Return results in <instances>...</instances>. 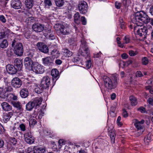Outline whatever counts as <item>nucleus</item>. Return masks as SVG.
Masks as SVG:
<instances>
[{
	"mask_svg": "<svg viewBox=\"0 0 153 153\" xmlns=\"http://www.w3.org/2000/svg\"><path fill=\"white\" fill-rule=\"evenodd\" d=\"M133 22L137 25L138 23L142 24L147 23L150 22V24L153 26V19H150L149 16L143 11L138 12L135 13L132 19Z\"/></svg>",
	"mask_w": 153,
	"mask_h": 153,
	"instance_id": "f257e3e1",
	"label": "nucleus"
},
{
	"mask_svg": "<svg viewBox=\"0 0 153 153\" xmlns=\"http://www.w3.org/2000/svg\"><path fill=\"white\" fill-rule=\"evenodd\" d=\"M118 76L117 74H114L111 79L106 76H104L103 80L105 87L109 89L115 88L118 84Z\"/></svg>",
	"mask_w": 153,
	"mask_h": 153,
	"instance_id": "f03ea898",
	"label": "nucleus"
},
{
	"mask_svg": "<svg viewBox=\"0 0 153 153\" xmlns=\"http://www.w3.org/2000/svg\"><path fill=\"white\" fill-rule=\"evenodd\" d=\"M17 39H15L12 42L11 46L15 54L19 56L22 55L23 47L22 43L18 42Z\"/></svg>",
	"mask_w": 153,
	"mask_h": 153,
	"instance_id": "7ed1b4c3",
	"label": "nucleus"
},
{
	"mask_svg": "<svg viewBox=\"0 0 153 153\" xmlns=\"http://www.w3.org/2000/svg\"><path fill=\"white\" fill-rule=\"evenodd\" d=\"M42 99L41 97L36 98L32 102H30L26 105V109L28 111L31 110L34 107L35 109L38 108L41 104Z\"/></svg>",
	"mask_w": 153,
	"mask_h": 153,
	"instance_id": "20e7f679",
	"label": "nucleus"
},
{
	"mask_svg": "<svg viewBox=\"0 0 153 153\" xmlns=\"http://www.w3.org/2000/svg\"><path fill=\"white\" fill-rule=\"evenodd\" d=\"M81 42L80 48L79 50V53L84 57L89 56L90 52L86 42L84 39L82 38Z\"/></svg>",
	"mask_w": 153,
	"mask_h": 153,
	"instance_id": "39448f33",
	"label": "nucleus"
},
{
	"mask_svg": "<svg viewBox=\"0 0 153 153\" xmlns=\"http://www.w3.org/2000/svg\"><path fill=\"white\" fill-rule=\"evenodd\" d=\"M56 30L60 34L63 35H67L69 33V29L68 27L61 24H56L54 26Z\"/></svg>",
	"mask_w": 153,
	"mask_h": 153,
	"instance_id": "423d86ee",
	"label": "nucleus"
},
{
	"mask_svg": "<svg viewBox=\"0 0 153 153\" xmlns=\"http://www.w3.org/2000/svg\"><path fill=\"white\" fill-rule=\"evenodd\" d=\"M152 27L149 25H146V26L141 25L137 31V34L140 36H145L147 34L148 31H150Z\"/></svg>",
	"mask_w": 153,
	"mask_h": 153,
	"instance_id": "0eeeda50",
	"label": "nucleus"
},
{
	"mask_svg": "<svg viewBox=\"0 0 153 153\" xmlns=\"http://www.w3.org/2000/svg\"><path fill=\"white\" fill-rule=\"evenodd\" d=\"M32 70L37 74H42L45 71L44 66L38 63H34Z\"/></svg>",
	"mask_w": 153,
	"mask_h": 153,
	"instance_id": "6e6552de",
	"label": "nucleus"
},
{
	"mask_svg": "<svg viewBox=\"0 0 153 153\" xmlns=\"http://www.w3.org/2000/svg\"><path fill=\"white\" fill-rule=\"evenodd\" d=\"M144 122L145 121L143 120H141L140 121H139L137 120H135L134 122V125L137 129L139 135L141 134L143 131V124Z\"/></svg>",
	"mask_w": 153,
	"mask_h": 153,
	"instance_id": "1a4fd4ad",
	"label": "nucleus"
},
{
	"mask_svg": "<svg viewBox=\"0 0 153 153\" xmlns=\"http://www.w3.org/2000/svg\"><path fill=\"white\" fill-rule=\"evenodd\" d=\"M79 10L81 13L85 14L87 12L88 5L86 2L82 1H80L78 5Z\"/></svg>",
	"mask_w": 153,
	"mask_h": 153,
	"instance_id": "9d476101",
	"label": "nucleus"
},
{
	"mask_svg": "<svg viewBox=\"0 0 153 153\" xmlns=\"http://www.w3.org/2000/svg\"><path fill=\"white\" fill-rule=\"evenodd\" d=\"M50 79L48 76H44L42 79L40 87L42 88L46 89L49 87L50 85Z\"/></svg>",
	"mask_w": 153,
	"mask_h": 153,
	"instance_id": "9b49d317",
	"label": "nucleus"
},
{
	"mask_svg": "<svg viewBox=\"0 0 153 153\" xmlns=\"http://www.w3.org/2000/svg\"><path fill=\"white\" fill-rule=\"evenodd\" d=\"M24 63L25 68L28 70H32L34 63L32 59L29 57H26L24 60Z\"/></svg>",
	"mask_w": 153,
	"mask_h": 153,
	"instance_id": "f8f14e48",
	"label": "nucleus"
},
{
	"mask_svg": "<svg viewBox=\"0 0 153 153\" xmlns=\"http://www.w3.org/2000/svg\"><path fill=\"white\" fill-rule=\"evenodd\" d=\"M36 46L39 50L41 52L45 53H47L48 52V48L45 44L39 42L37 43Z\"/></svg>",
	"mask_w": 153,
	"mask_h": 153,
	"instance_id": "ddd939ff",
	"label": "nucleus"
},
{
	"mask_svg": "<svg viewBox=\"0 0 153 153\" xmlns=\"http://www.w3.org/2000/svg\"><path fill=\"white\" fill-rule=\"evenodd\" d=\"M12 85L16 88L20 87L22 85L21 80L18 77L14 78L11 81Z\"/></svg>",
	"mask_w": 153,
	"mask_h": 153,
	"instance_id": "4468645a",
	"label": "nucleus"
},
{
	"mask_svg": "<svg viewBox=\"0 0 153 153\" xmlns=\"http://www.w3.org/2000/svg\"><path fill=\"white\" fill-rule=\"evenodd\" d=\"M25 141L27 143L31 144L34 141L33 136L31 135L30 133H27L24 134Z\"/></svg>",
	"mask_w": 153,
	"mask_h": 153,
	"instance_id": "2eb2a0df",
	"label": "nucleus"
},
{
	"mask_svg": "<svg viewBox=\"0 0 153 153\" xmlns=\"http://www.w3.org/2000/svg\"><path fill=\"white\" fill-rule=\"evenodd\" d=\"M6 68L8 73L11 74H15L18 71L17 69L15 67L10 64L7 65Z\"/></svg>",
	"mask_w": 153,
	"mask_h": 153,
	"instance_id": "dca6fc26",
	"label": "nucleus"
},
{
	"mask_svg": "<svg viewBox=\"0 0 153 153\" xmlns=\"http://www.w3.org/2000/svg\"><path fill=\"white\" fill-rule=\"evenodd\" d=\"M32 28L34 31L36 32H40L44 29V26L39 23L34 24L32 26Z\"/></svg>",
	"mask_w": 153,
	"mask_h": 153,
	"instance_id": "f3484780",
	"label": "nucleus"
},
{
	"mask_svg": "<svg viewBox=\"0 0 153 153\" xmlns=\"http://www.w3.org/2000/svg\"><path fill=\"white\" fill-rule=\"evenodd\" d=\"M14 65L18 71H20L22 67V61L18 58L16 59L14 62Z\"/></svg>",
	"mask_w": 153,
	"mask_h": 153,
	"instance_id": "a211bd4d",
	"label": "nucleus"
},
{
	"mask_svg": "<svg viewBox=\"0 0 153 153\" xmlns=\"http://www.w3.org/2000/svg\"><path fill=\"white\" fill-rule=\"evenodd\" d=\"M11 5L13 8L16 9H19L22 6L21 3L19 0H12Z\"/></svg>",
	"mask_w": 153,
	"mask_h": 153,
	"instance_id": "6ab92c4d",
	"label": "nucleus"
},
{
	"mask_svg": "<svg viewBox=\"0 0 153 153\" xmlns=\"http://www.w3.org/2000/svg\"><path fill=\"white\" fill-rule=\"evenodd\" d=\"M11 89V88L9 87L8 88H6L5 89H3L2 88H0V95L1 96H8L9 95H13L14 96V94H13L11 93H9V89Z\"/></svg>",
	"mask_w": 153,
	"mask_h": 153,
	"instance_id": "aec40b11",
	"label": "nucleus"
},
{
	"mask_svg": "<svg viewBox=\"0 0 153 153\" xmlns=\"http://www.w3.org/2000/svg\"><path fill=\"white\" fill-rule=\"evenodd\" d=\"M42 61L43 64L45 66H49L51 65L52 60L50 56L42 58Z\"/></svg>",
	"mask_w": 153,
	"mask_h": 153,
	"instance_id": "412c9836",
	"label": "nucleus"
},
{
	"mask_svg": "<svg viewBox=\"0 0 153 153\" xmlns=\"http://www.w3.org/2000/svg\"><path fill=\"white\" fill-rule=\"evenodd\" d=\"M152 82L151 79L148 80L146 84L145 88L147 91H149L151 94L153 95V89L151 85Z\"/></svg>",
	"mask_w": 153,
	"mask_h": 153,
	"instance_id": "4be33fe9",
	"label": "nucleus"
},
{
	"mask_svg": "<svg viewBox=\"0 0 153 153\" xmlns=\"http://www.w3.org/2000/svg\"><path fill=\"white\" fill-rule=\"evenodd\" d=\"M108 133L109 134L111 139V142L112 143H114L115 141V133L114 129L112 128V129L108 128Z\"/></svg>",
	"mask_w": 153,
	"mask_h": 153,
	"instance_id": "5701e85b",
	"label": "nucleus"
},
{
	"mask_svg": "<svg viewBox=\"0 0 153 153\" xmlns=\"http://www.w3.org/2000/svg\"><path fill=\"white\" fill-rule=\"evenodd\" d=\"M34 0H25V7L28 9H31L34 5Z\"/></svg>",
	"mask_w": 153,
	"mask_h": 153,
	"instance_id": "b1692460",
	"label": "nucleus"
},
{
	"mask_svg": "<svg viewBox=\"0 0 153 153\" xmlns=\"http://www.w3.org/2000/svg\"><path fill=\"white\" fill-rule=\"evenodd\" d=\"M1 106L2 109L5 111H10L12 109V106L6 102H2L1 104Z\"/></svg>",
	"mask_w": 153,
	"mask_h": 153,
	"instance_id": "393cba45",
	"label": "nucleus"
},
{
	"mask_svg": "<svg viewBox=\"0 0 153 153\" xmlns=\"http://www.w3.org/2000/svg\"><path fill=\"white\" fill-rule=\"evenodd\" d=\"M12 115L13 113L12 112L4 113L3 116V121L5 123H6L9 120Z\"/></svg>",
	"mask_w": 153,
	"mask_h": 153,
	"instance_id": "a878e982",
	"label": "nucleus"
},
{
	"mask_svg": "<svg viewBox=\"0 0 153 153\" xmlns=\"http://www.w3.org/2000/svg\"><path fill=\"white\" fill-rule=\"evenodd\" d=\"M33 151V153H44L45 151V149L41 147L34 146Z\"/></svg>",
	"mask_w": 153,
	"mask_h": 153,
	"instance_id": "bb28decb",
	"label": "nucleus"
},
{
	"mask_svg": "<svg viewBox=\"0 0 153 153\" xmlns=\"http://www.w3.org/2000/svg\"><path fill=\"white\" fill-rule=\"evenodd\" d=\"M129 100L131 102L132 106H134L137 104V101L136 98L135 96H130Z\"/></svg>",
	"mask_w": 153,
	"mask_h": 153,
	"instance_id": "cd10ccee",
	"label": "nucleus"
},
{
	"mask_svg": "<svg viewBox=\"0 0 153 153\" xmlns=\"http://www.w3.org/2000/svg\"><path fill=\"white\" fill-rule=\"evenodd\" d=\"M11 103L14 107L16 108L19 110L21 111L22 109V105L19 102L12 101L11 102Z\"/></svg>",
	"mask_w": 153,
	"mask_h": 153,
	"instance_id": "c85d7f7f",
	"label": "nucleus"
},
{
	"mask_svg": "<svg viewBox=\"0 0 153 153\" xmlns=\"http://www.w3.org/2000/svg\"><path fill=\"white\" fill-rule=\"evenodd\" d=\"M51 74L53 77V78H56L59 76V71L56 69H52L51 72Z\"/></svg>",
	"mask_w": 153,
	"mask_h": 153,
	"instance_id": "c756f323",
	"label": "nucleus"
},
{
	"mask_svg": "<svg viewBox=\"0 0 153 153\" xmlns=\"http://www.w3.org/2000/svg\"><path fill=\"white\" fill-rule=\"evenodd\" d=\"M80 15L79 13H75L74 16V22L78 24L80 22Z\"/></svg>",
	"mask_w": 153,
	"mask_h": 153,
	"instance_id": "7c9ffc66",
	"label": "nucleus"
},
{
	"mask_svg": "<svg viewBox=\"0 0 153 153\" xmlns=\"http://www.w3.org/2000/svg\"><path fill=\"white\" fill-rule=\"evenodd\" d=\"M56 5L58 7H61L64 5V0H54Z\"/></svg>",
	"mask_w": 153,
	"mask_h": 153,
	"instance_id": "2f4dec72",
	"label": "nucleus"
},
{
	"mask_svg": "<svg viewBox=\"0 0 153 153\" xmlns=\"http://www.w3.org/2000/svg\"><path fill=\"white\" fill-rule=\"evenodd\" d=\"M12 135L14 137L18 136V133H20V131H18L16 128L15 127H13L11 130Z\"/></svg>",
	"mask_w": 153,
	"mask_h": 153,
	"instance_id": "473e14b6",
	"label": "nucleus"
},
{
	"mask_svg": "<svg viewBox=\"0 0 153 153\" xmlns=\"http://www.w3.org/2000/svg\"><path fill=\"white\" fill-rule=\"evenodd\" d=\"M47 32L49 39L53 40L55 39V37L53 33L51 32V30H48Z\"/></svg>",
	"mask_w": 153,
	"mask_h": 153,
	"instance_id": "72a5a7b5",
	"label": "nucleus"
},
{
	"mask_svg": "<svg viewBox=\"0 0 153 153\" xmlns=\"http://www.w3.org/2000/svg\"><path fill=\"white\" fill-rule=\"evenodd\" d=\"M8 45L7 41L6 40L4 39L0 43V47L2 48H6Z\"/></svg>",
	"mask_w": 153,
	"mask_h": 153,
	"instance_id": "f704fd0d",
	"label": "nucleus"
},
{
	"mask_svg": "<svg viewBox=\"0 0 153 153\" xmlns=\"http://www.w3.org/2000/svg\"><path fill=\"white\" fill-rule=\"evenodd\" d=\"M21 96H28L29 92L27 89L26 88L22 89L20 92Z\"/></svg>",
	"mask_w": 153,
	"mask_h": 153,
	"instance_id": "c9c22d12",
	"label": "nucleus"
},
{
	"mask_svg": "<svg viewBox=\"0 0 153 153\" xmlns=\"http://www.w3.org/2000/svg\"><path fill=\"white\" fill-rule=\"evenodd\" d=\"M64 55L67 57H69L72 55V53L68 50L67 49L64 50Z\"/></svg>",
	"mask_w": 153,
	"mask_h": 153,
	"instance_id": "e433bc0d",
	"label": "nucleus"
},
{
	"mask_svg": "<svg viewBox=\"0 0 153 153\" xmlns=\"http://www.w3.org/2000/svg\"><path fill=\"white\" fill-rule=\"evenodd\" d=\"M24 35L26 39H28L30 38L31 36L30 31L27 29L24 32Z\"/></svg>",
	"mask_w": 153,
	"mask_h": 153,
	"instance_id": "4c0bfd02",
	"label": "nucleus"
},
{
	"mask_svg": "<svg viewBox=\"0 0 153 153\" xmlns=\"http://www.w3.org/2000/svg\"><path fill=\"white\" fill-rule=\"evenodd\" d=\"M45 5V7H49L52 5V3L51 0H44Z\"/></svg>",
	"mask_w": 153,
	"mask_h": 153,
	"instance_id": "58836bf2",
	"label": "nucleus"
},
{
	"mask_svg": "<svg viewBox=\"0 0 153 153\" xmlns=\"http://www.w3.org/2000/svg\"><path fill=\"white\" fill-rule=\"evenodd\" d=\"M35 50H29L27 53V55L29 57H33L34 55Z\"/></svg>",
	"mask_w": 153,
	"mask_h": 153,
	"instance_id": "ea45409f",
	"label": "nucleus"
},
{
	"mask_svg": "<svg viewBox=\"0 0 153 153\" xmlns=\"http://www.w3.org/2000/svg\"><path fill=\"white\" fill-rule=\"evenodd\" d=\"M40 87H37L35 89V92L37 93V94H40L42 92V90L44 88H42V87H40Z\"/></svg>",
	"mask_w": 153,
	"mask_h": 153,
	"instance_id": "a19ab883",
	"label": "nucleus"
},
{
	"mask_svg": "<svg viewBox=\"0 0 153 153\" xmlns=\"http://www.w3.org/2000/svg\"><path fill=\"white\" fill-rule=\"evenodd\" d=\"M8 36L7 33L3 31L1 32L0 33V39H1L4 38H6Z\"/></svg>",
	"mask_w": 153,
	"mask_h": 153,
	"instance_id": "79ce46f5",
	"label": "nucleus"
},
{
	"mask_svg": "<svg viewBox=\"0 0 153 153\" xmlns=\"http://www.w3.org/2000/svg\"><path fill=\"white\" fill-rule=\"evenodd\" d=\"M142 63L143 65H146L149 62L148 59L146 57H144L142 59Z\"/></svg>",
	"mask_w": 153,
	"mask_h": 153,
	"instance_id": "37998d69",
	"label": "nucleus"
},
{
	"mask_svg": "<svg viewBox=\"0 0 153 153\" xmlns=\"http://www.w3.org/2000/svg\"><path fill=\"white\" fill-rule=\"evenodd\" d=\"M0 21L3 23H5L6 22V19L3 15H0Z\"/></svg>",
	"mask_w": 153,
	"mask_h": 153,
	"instance_id": "c03bdc74",
	"label": "nucleus"
},
{
	"mask_svg": "<svg viewBox=\"0 0 153 153\" xmlns=\"http://www.w3.org/2000/svg\"><path fill=\"white\" fill-rule=\"evenodd\" d=\"M10 140L11 142L12 143L13 145H15L16 144L17 141L16 139L15 138L13 137H11L10 138Z\"/></svg>",
	"mask_w": 153,
	"mask_h": 153,
	"instance_id": "a18cd8bd",
	"label": "nucleus"
},
{
	"mask_svg": "<svg viewBox=\"0 0 153 153\" xmlns=\"http://www.w3.org/2000/svg\"><path fill=\"white\" fill-rule=\"evenodd\" d=\"M86 66L88 68H90L91 66V62L90 60L87 61L86 62Z\"/></svg>",
	"mask_w": 153,
	"mask_h": 153,
	"instance_id": "49530a36",
	"label": "nucleus"
},
{
	"mask_svg": "<svg viewBox=\"0 0 153 153\" xmlns=\"http://www.w3.org/2000/svg\"><path fill=\"white\" fill-rule=\"evenodd\" d=\"M129 54L130 56H133L137 54V52L133 50H130L129 51Z\"/></svg>",
	"mask_w": 153,
	"mask_h": 153,
	"instance_id": "de8ad7c7",
	"label": "nucleus"
},
{
	"mask_svg": "<svg viewBox=\"0 0 153 153\" xmlns=\"http://www.w3.org/2000/svg\"><path fill=\"white\" fill-rule=\"evenodd\" d=\"M68 42L71 45L74 44L75 42V38L74 37L70 38L69 39Z\"/></svg>",
	"mask_w": 153,
	"mask_h": 153,
	"instance_id": "09e8293b",
	"label": "nucleus"
},
{
	"mask_svg": "<svg viewBox=\"0 0 153 153\" xmlns=\"http://www.w3.org/2000/svg\"><path fill=\"white\" fill-rule=\"evenodd\" d=\"M121 120V117L120 116H119L117 119V125L119 126H121L123 124L121 122H120V120Z\"/></svg>",
	"mask_w": 153,
	"mask_h": 153,
	"instance_id": "8fccbe9b",
	"label": "nucleus"
},
{
	"mask_svg": "<svg viewBox=\"0 0 153 153\" xmlns=\"http://www.w3.org/2000/svg\"><path fill=\"white\" fill-rule=\"evenodd\" d=\"M19 127L21 130L22 131H24L26 130V127L25 125L23 124H22L19 125Z\"/></svg>",
	"mask_w": 153,
	"mask_h": 153,
	"instance_id": "3c124183",
	"label": "nucleus"
},
{
	"mask_svg": "<svg viewBox=\"0 0 153 153\" xmlns=\"http://www.w3.org/2000/svg\"><path fill=\"white\" fill-rule=\"evenodd\" d=\"M81 21L83 25H85L86 24V20L84 16H82L81 18Z\"/></svg>",
	"mask_w": 153,
	"mask_h": 153,
	"instance_id": "603ef678",
	"label": "nucleus"
},
{
	"mask_svg": "<svg viewBox=\"0 0 153 153\" xmlns=\"http://www.w3.org/2000/svg\"><path fill=\"white\" fill-rule=\"evenodd\" d=\"M122 115L124 117H126L128 116V114L125 109H123Z\"/></svg>",
	"mask_w": 153,
	"mask_h": 153,
	"instance_id": "864d4df0",
	"label": "nucleus"
},
{
	"mask_svg": "<svg viewBox=\"0 0 153 153\" xmlns=\"http://www.w3.org/2000/svg\"><path fill=\"white\" fill-rule=\"evenodd\" d=\"M124 43L127 44L130 42V39L127 36H125L124 39Z\"/></svg>",
	"mask_w": 153,
	"mask_h": 153,
	"instance_id": "5fc2aeb1",
	"label": "nucleus"
},
{
	"mask_svg": "<svg viewBox=\"0 0 153 153\" xmlns=\"http://www.w3.org/2000/svg\"><path fill=\"white\" fill-rule=\"evenodd\" d=\"M136 75L137 77H140L143 76L142 72L140 71H138L136 72Z\"/></svg>",
	"mask_w": 153,
	"mask_h": 153,
	"instance_id": "6e6d98bb",
	"label": "nucleus"
},
{
	"mask_svg": "<svg viewBox=\"0 0 153 153\" xmlns=\"http://www.w3.org/2000/svg\"><path fill=\"white\" fill-rule=\"evenodd\" d=\"M36 123L37 122L35 119H31L29 121V124L30 125H35Z\"/></svg>",
	"mask_w": 153,
	"mask_h": 153,
	"instance_id": "4d7b16f0",
	"label": "nucleus"
},
{
	"mask_svg": "<svg viewBox=\"0 0 153 153\" xmlns=\"http://www.w3.org/2000/svg\"><path fill=\"white\" fill-rule=\"evenodd\" d=\"M7 53L9 56H11L13 54V53L11 49H8L7 52Z\"/></svg>",
	"mask_w": 153,
	"mask_h": 153,
	"instance_id": "13d9d810",
	"label": "nucleus"
},
{
	"mask_svg": "<svg viewBox=\"0 0 153 153\" xmlns=\"http://www.w3.org/2000/svg\"><path fill=\"white\" fill-rule=\"evenodd\" d=\"M148 102L152 105H153V97H152L149 98L148 100Z\"/></svg>",
	"mask_w": 153,
	"mask_h": 153,
	"instance_id": "bf43d9fd",
	"label": "nucleus"
},
{
	"mask_svg": "<svg viewBox=\"0 0 153 153\" xmlns=\"http://www.w3.org/2000/svg\"><path fill=\"white\" fill-rule=\"evenodd\" d=\"M150 137L148 136L145 137L144 138V141L146 143H148L150 142Z\"/></svg>",
	"mask_w": 153,
	"mask_h": 153,
	"instance_id": "052dcab7",
	"label": "nucleus"
},
{
	"mask_svg": "<svg viewBox=\"0 0 153 153\" xmlns=\"http://www.w3.org/2000/svg\"><path fill=\"white\" fill-rule=\"evenodd\" d=\"M62 61L60 59H56L55 60V63L57 65H60L62 63Z\"/></svg>",
	"mask_w": 153,
	"mask_h": 153,
	"instance_id": "680f3d73",
	"label": "nucleus"
},
{
	"mask_svg": "<svg viewBox=\"0 0 153 153\" xmlns=\"http://www.w3.org/2000/svg\"><path fill=\"white\" fill-rule=\"evenodd\" d=\"M115 6L116 7L117 9H120V6H121V4L119 2L116 1L115 3Z\"/></svg>",
	"mask_w": 153,
	"mask_h": 153,
	"instance_id": "e2e57ef3",
	"label": "nucleus"
},
{
	"mask_svg": "<svg viewBox=\"0 0 153 153\" xmlns=\"http://www.w3.org/2000/svg\"><path fill=\"white\" fill-rule=\"evenodd\" d=\"M123 59H126L128 57V55L125 53H124L121 55Z\"/></svg>",
	"mask_w": 153,
	"mask_h": 153,
	"instance_id": "0e129e2a",
	"label": "nucleus"
},
{
	"mask_svg": "<svg viewBox=\"0 0 153 153\" xmlns=\"http://www.w3.org/2000/svg\"><path fill=\"white\" fill-rule=\"evenodd\" d=\"M4 144V141L0 139V148H2Z\"/></svg>",
	"mask_w": 153,
	"mask_h": 153,
	"instance_id": "69168bd1",
	"label": "nucleus"
},
{
	"mask_svg": "<svg viewBox=\"0 0 153 153\" xmlns=\"http://www.w3.org/2000/svg\"><path fill=\"white\" fill-rule=\"evenodd\" d=\"M102 53H101V52H100L99 53L94 55V56L95 57L99 58L100 56V55Z\"/></svg>",
	"mask_w": 153,
	"mask_h": 153,
	"instance_id": "338daca9",
	"label": "nucleus"
},
{
	"mask_svg": "<svg viewBox=\"0 0 153 153\" xmlns=\"http://www.w3.org/2000/svg\"><path fill=\"white\" fill-rule=\"evenodd\" d=\"M149 12L153 16V5L150 8Z\"/></svg>",
	"mask_w": 153,
	"mask_h": 153,
	"instance_id": "774afa93",
	"label": "nucleus"
}]
</instances>
